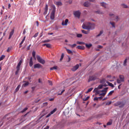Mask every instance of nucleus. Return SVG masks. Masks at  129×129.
<instances>
[{
	"mask_svg": "<svg viewBox=\"0 0 129 129\" xmlns=\"http://www.w3.org/2000/svg\"><path fill=\"white\" fill-rule=\"evenodd\" d=\"M36 58L38 62H39L40 63L42 64H45V60L44 59H43L40 56L37 55Z\"/></svg>",
	"mask_w": 129,
	"mask_h": 129,
	"instance_id": "20e7f679",
	"label": "nucleus"
},
{
	"mask_svg": "<svg viewBox=\"0 0 129 129\" xmlns=\"http://www.w3.org/2000/svg\"><path fill=\"white\" fill-rule=\"evenodd\" d=\"M57 68H58V67L57 66H54L52 68H50V71H53L54 70H56Z\"/></svg>",
	"mask_w": 129,
	"mask_h": 129,
	"instance_id": "c756f323",
	"label": "nucleus"
},
{
	"mask_svg": "<svg viewBox=\"0 0 129 129\" xmlns=\"http://www.w3.org/2000/svg\"><path fill=\"white\" fill-rule=\"evenodd\" d=\"M50 42V40H43L42 41V43H49Z\"/></svg>",
	"mask_w": 129,
	"mask_h": 129,
	"instance_id": "a19ab883",
	"label": "nucleus"
},
{
	"mask_svg": "<svg viewBox=\"0 0 129 129\" xmlns=\"http://www.w3.org/2000/svg\"><path fill=\"white\" fill-rule=\"evenodd\" d=\"M112 124V122L109 121L107 123V125H111Z\"/></svg>",
	"mask_w": 129,
	"mask_h": 129,
	"instance_id": "6e6d98bb",
	"label": "nucleus"
},
{
	"mask_svg": "<svg viewBox=\"0 0 129 129\" xmlns=\"http://www.w3.org/2000/svg\"><path fill=\"white\" fill-rule=\"evenodd\" d=\"M68 22H69V20L68 19H66L64 23V21H62L61 23L62 26H67V24H68Z\"/></svg>",
	"mask_w": 129,
	"mask_h": 129,
	"instance_id": "4468645a",
	"label": "nucleus"
},
{
	"mask_svg": "<svg viewBox=\"0 0 129 129\" xmlns=\"http://www.w3.org/2000/svg\"><path fill=\"white\" fill-rule=\"evenodd\" d=\"M46 46L47 47V48H51V44H50L49 43H46Z\"/></svg>",
	"mask_w": 129,
	"mask_h": 129,
	"instance_id": "79ce46f5",
	"label": "nucleus"
},
{
	"mask_svg": "<svg viewBox=\"0 0 129 129\" xmlns=\"http://www.w3.org/2000/svg\"><path fill=\"white\" fill-rule=\"evenodd\" d=\"M82 28L84 30H93L94 27H93V24L88 22L87 24H83L82 25Z\"/></svg>",
	"mask_w": 129,
	"mask_h": 129,
	"instance_id": "f257e3e1",
	"label": "nucleus"
},
{
	"mask_svg": "<svg viewBox=\"0 0 129 129\" xmlns=\"http://www.w3.org/2000/svg\"><path fill=\"white\" fill-rule=\"evenodd\" d=\"M31 46V44H29V45L28 46H27V50H30Z\"/></svg>",
	"mask_w": 129,
	"mask_h": 129,
	"instance_id": "de8ad7c7",
	"label": "nucleus"
},
{
	"mask_svg": "<svg viewBox=\"0 0 129 129\" xmlns=\"http://www.w3.org/2000/svg\"><path fill=\"white\" fill-rule=\"evenodd\" d=\"M54 4L57 6H62V2H55Z\"/></svg>",
	"mask_w": 129,
	"mask_h": 129,
	"instance_id": "412c9836",
	"label": "nucleus"
},
{
	"mask_svg": "<svg viewBox=\"0 0 129 129\" xmlns=\"http://www.w3.org/2000/svg\"><path fill=\"white\" fill-rule=\"evenodd\" d=\"M91 5V4L88 2H86L84 4V6L86 7H88Z\"/></svg>",
	"mask_w": 129,
	"mask_h": 129,
	"instance_id": "6ab92c4d",
	"label": "nucleus"
},
{
	"mask_svg": "<svg viewBox=\"0 0 129 129\" xmlns=\"http://www.w3.org/2000/svg\"><path fill=\"white\" fill-rule=\"evenodd\" d=\"M105 82H106V83L108 85V86L111 87V88H113L114 87V85L111 83H110L108 81H105Z\"/></svg>",
	"mask_w": 129,
	"mask_h": 129,
	"instance_id": "aec40b11",
	"label": "nucleus"
},
{
	"mask_svg": "<svg viewBox=\"0 0 129 129\" xmlns=\"http://www.w3.org/2000/svg\"><path fill=\"white\" fill-rule=\"evenodd\" d=\"M29 85V82H26L25 83L23 84V87H26Z\"/></svg>",
	"mask_w": 129,
	"mask_h": 129,
	"instance_id": "b1692460",
	"label": "nucleus"
},
{
	"mask_svg": "<svg viewBox=\"0 0 129 129\" xmlns=\"http://www.w3.org/2000/svg\"><path fill=\"white\" fill-rule=\"evenodd\" d=\"M35 2V0H30L29 4L30 5H33Z\"/></svg>",
	"mask_w": 129,
	"mask_h": 129,
	"instance_id": "a878e982",
	"label": "nucleus"
},
{
	"mask_svg": "<svg viewBox=\"0 0 129 129\" xmlns=\"http://www.w3.org/2000/svg\"><path fill=\"white\" fill-rule=\"evenodd\" d=\"M94 101H98L99 99H98V97H95L94 98Z\"/></svg>",
	"mask_w": 129,
	"mask_h": 129,
	"instance_id": "680f3d73",
	"label": "nucleus"
},
{
	"mask_svg": "<svg viewBox=\"0 0 129 129\" xmlns=\"http://www.w3.org/2000/svg\"><path fill=\"white\" fill-rule=\"evenodd\" d=\"M100 83L101 84H103L102 85H99L97 88H95V89H97V90H100V89H101L102 88H103V87H107V85H106V84H105V79H102L101 81H100Z\"/></svg>",
	"mask_w": 129,
	"mask_h": 129,
	"instance_id": "f03ea898",
	"label": "nucleus"
},
{
	"mask_svg": "<svg viewBox=\"0 0 129 129\" xmlns=\"http://www.w3.org/2000/svg\"><path fill=\"white\" fill-rule=\"evenodd\" d=\"M77 37L78 38H81V37H82V34H77Z\"/></svg>",
	"mask_w": 129,
	"mask_h": 129,
	"instance_id": "c03bdc74",
	"label": "nucleus"
},
{
	"mask_svg": "<svg viewBox=\"0 0 129 129\" xmlns=\"http://www.w3.org/2000/svg\"><path fill=\"white\" fill-rule=\"evenodd\" d=\"M52 10L50 14V19L51 20H54L55 19V12H56V7L54 6H52Z\"/></svg>",
	"mask_w": 129,
	"mask_h": 129,
	"instance_id": "7ed1b4c3",
	"label": "nucleus"
},
{
	"mask_svg": "<svg viewBox=\"0 0 129 129\" xmlns=\"http://www.w3.org/2000/svg\"><path fill=\"white\" fill-rule=\"evenodd\" d=\"M38 83H42V80L41 79H39L38 80Z\"/></svg>",
	"mask_w": 129,
	"mask_h": 129,
	"instance_id": "e2e57ef3",
	"label": "nucleus"
},
{
	"mask_svg": "<svg viewBox=\"0 0 129 129\" xmlns=\"http://www.w3.org/2000/svg\"><path fill=\"white\" fill-rule=\"evenodd\" d=\"M57 111V108H54L53 110H52L51 111H50V114H54V113L55 112V111Z\"/></svg>",
	"mask_w": 129,
	"mask_h": 129,
	"instance_id": "2f4dec72",
	"label": "nucleus"
},
{
	"mask_svg": "<svg viewBox=\"0 0 129 129\" xmlns=\"http://www.w3.org/2000/svg\"><path fill=\"white\" fill-rule=\"evenodd\" d=\"M36 24H37V27H39V23L38 21H36Z\"/></svg>",
	"mask_w": 129,
	"mask_h": 129,
	"instance_id": "69168bd1",
	"label": "nucleus"
},
{
	"mask_svg": "<svg viewBox=\"0 0 129 129\" xmlns=\"http://www.w3.org/2000/svg\"><path fill=\"white\" fill-rule=\"evenodd\" d=\"M98 100L99 99L100 100H101L102 99V98H103V97L102 96H100V97H98Z\"/></svg>",
	"mask_w": 129,
	"mask_h": 129,
	"instance_id": "338daca9",
	"label": "nucleus"
},
{
	"mask_svg": "<svg viewBox=\"0 0 129 129\" xmlns=\"http://www.w3.org/2000/svg\"><path fill=\"white\" fill-rule=\"evenodd\" d=\"M77 48L79 49V50H84L85 49V47L84 46H81L79 45L77 46Z\"/></svg>",
	"mask_w": 129,
	"mask_h": 129,
	"instance_id": "a211bd4d",
	"label": "nucleus"
},
{
	"mask_svg": "<svg viewBox=\"0 0 129 129\" xmlns=\"http://www.w3.org/2000/svg\"><path fill=\"white\" fill-rule=\"evenodd\" d=\"M33 66V57H31L30 59V61H29V66L30 67H32Z\"/></svg>",
	"mask_w": 129,
	"mask_h": 129,
	"instance_id": "2eb2a0df",
	"label": "nucleus"
},
{
	"mask_svg": "<svg viewBox=\"0 0 129 129\" xmlns=\"http://www.w3.org/2000/svg\"><path fill=\"white\" fill-rule=\"evenodd\" d=\"M109 16L110 17H113V20L114 21H116V22H117V21H118V20L119 19L118 16H115V15L112 13H110L109 14Z\"/></svg>",
	"mask_w": 129,
	"mask_h": 129,
	"instance_id": "9d476101",
	"label": "nucleus"
},
{
	"mask_svg": "<svg viewBox=\"0 0 129 129\" xmlns=\"http://www.w3.org/2000/svg\"><path fill=\"white\" fill-rule=\"evenodd\" d=\"M93 92V93L95 92V95H100L101 93V91H98L97 88H95Z\"/></svg>",
	"mask_w": 129,
	"mask_h": 129,
	"instance_id": "ddd939ff",
	"label": "nucleus"
},
{
	"mask_svg": "<svg viewBox=\"0 0 129 129\" xmlns=\"http://www.w3.org/2000/svg\"><path fill=\"white\" fill-rule=\"evenodd\" d=\"M97 48L99 49H102L103 48V46L101 45H98Z\"/></svg>",
	"mask_w": 129,
	"mask_h": 129,
	"instance_id": "bf43d9fd",
	"label": "nucleus"
},
{
	"mask_svg": "<svg viewBox=\"0 0 129 129\" xmlns=\"http://www.w3.org/2000/svg\"><path fill=\"white\" fill-rule=\"evenodd\" d=\"M101 6L103 7L104 8H106V6H107V4L104 2L103 3H101Z\"/></svg>",
	"mask_w": 129,
	"mask_h": 129,
	"instance_id": "c85d7f7f",
	"label": "nucleus"
},
{
	"mask_svg": "<svg viewBox=\"0 0 129 129\" xmlns=\"http://www.w3.org/2000/svg\"><path fill=\"white\" fill-rule=\"evenodd\" d=\"M107 89H108V88L107 87H106L103 90H101V93H100L99 96H105L106 94L107 93Z\"/></svg>",
	"mask_w": 129,
	"mask_h": 129,
	"instance_id": "423d86ee",
	"label": "nucleus"
},
{
	"mask_svg": "<svg viewBox=\"0 0 129 129\" xmlns=\"http://www.w3.org/2000/svg\"><path fill=\"white\" fill-rule=\"evenodd\" d=\"M103 30H101V31L100 32L99 34H98V35L96 36V37H100V36H101V35H102V34H103Z\"/></svg>",
	"mask_w": 129,
	"mask_h": 129,
	"instance_id": "72a5a7b5",
	"label": "nucleus"
},
{
	"mask_svg": "<svg viewBox=\"0 0 129 129\" xmlns=\"http://www.w3.org/2000/svg\"><path fill=\"white\" fill-rule=\"evenodd\" d=\"M93 89V88H89L88 91L86 92V94H88L89 92H91L92 91V90Z\"/></svg>",
	"mask_w": 129,
	"mask_h": 129,
	"instance_id": "473e14b6",
	"label": "nucleus"
},
{
	"mask_svg": "<svg viewBox=\"0 0 129 129\" xmlns=\"http://www.w3.org/2000/svg\"><path fill=\"white\" fill-rule=\"evenodd\" d=\"M34 67L35 69H40L42 68V66L40 63H37L34 65Z\"/></svg>",
	"mask_w": 129,
	"mask_h": 129,
	"instance_id": "f8f14e48",
	"label": "nucleus"
},
{
	"mask_svg": "<svg viewBox=\"0 0 129 129\" xmlns=\"http://www.w3.org/2000/svg\"><path fill=\"white\" fill-rule=\"evenodd\" d=\"M110 25H111L113 28H115V23L114 22H110Z\"/></svg>",
	"mask_w": 129,
	"mask_h": 129,
	"instance_id": "37998d69",
	"label": "nucleus"
},
{
	"mask_svg": "<svg viewBox=\"0 0 129 129\" xmlns=\"http://www.w3.org/2000/svg\"><path fill=\"white\" fill-rule=\"evenodd\" d=\"M28 109V107H25L24 109H23L21 111V113H24V112H26Z\"/></svg>",
	"mask_w": 129,
	"mask_h": 129,
	"instance_id": "f704fd0d",
	"label": "nucleus"
},
{
	"mask_svg": "<svg viewBox=\"0 0 129 129\" xmlns=\"http://www.w3.org/2000/svg\"><path fill=\"white\" fill-rule=\"evenodd\" d=\"M47 12H48V5H46L45 8V12L44 14L46 15Z\"/></svg>",
	"mask_w": 129,
	"mask_h": 129,
	"instance_id": "cd10ccee",
	"label": "nucleus"
},
{
	"mask_svg": "<svg viewBox=\"0 0 129 129\" xmlns=\"http://www.w3.org/2000/svg\"><path fill=\"white\" fill-rule=\"evenodd\" d=\"M39 33H36L34 35V38H36V37H37L38 36Z\"/></svg>",
	"mask_w": 129,
	"mask_h": 129,
	"instance_id": "052dcab7",
	"label": "nucleus"
},
{
	"mask_svg": "<svg viewBox=\"0 0 129 129\" xmlns=\"http://www.w3.org/2000/svg\"><path fill=\"white\" fill-rule=\"evenodd\" d=\"M114 93V90L111 91L107 95L108 96L112 95V94Z\"/></svg>",
	"mask_w": 129,
	"mask_h": 129,
	"instance_id": "c9c22d12",
	"label": "nucleus"
},
{
	"mask_svg": "<svg viewBox=\"0 0 129 129\" xmlns=\"http://www.w3.org/2000/svg\"><path fill=\"white\" fill-rule=\"evenodd\" d=\"M89 97L87 96V97H86L84 99V101H86L89 99Z\"/></svg>",
	"mask_w": 129,
	"mask_h": 129,
	"instance_id": "603ef678",
	"label": "nucleus"
},
{
	"mask_svg": "<svg viewBox=\"0 0 129 129\" xmlns=\"http://www.w3.org/2000/svg\"><path fill=\"white\" fill-rule=\"evenodd\" d=\"M48 83H49V85H50V86L53 85V83H52L51 81L49 80L48 81Z\"/></svg>",
	"mask_w": 129,
	"mask_h": 129,
	"instance_id": "09e8293b",
	"label": "nucleus"
},
{
	"mask_svg": "<svg viewBox=\"0 0 129 129\" xmlns=\"http://www.w3.org/2000/svg\"><path fill=\"white\" fill-rule=\"evenodd\" d=\"M77 44H78V45H85V43L83 42L77 41Z\"/></svg>",
	"mask_w": 129,
	"mask_h": 129,
	"instance_id": "7c9ffc66",
	"label": "nucleus"
},
{
	"mask_svg": "<svg viewBox=\"0 0 129 129\" xmlns=\"http://www.w3.org/2000/svg\"><path fill=\"white\" fill-rule=\"evenodd\" d=\"M20 88H21V85H18L15 89V93H17L20 90Z\"/></svg>",
	"mask_w": 129,
	"mask_h": 129,
	"instance_id": "5701e85b",
	"label": "nucleus"
},
{
	"mask_svg": "<svg viewBox=\"0 0 129 129\" xmlns=\"http://www.w3.org/2000/svg\"><path fill=\"white\" fill-rule=\"evenodd\" d=\"M121 6L124 8H127L128 7L126 5L124 4H122Z\"/></svg>",
	"mask_w": 129,
	"mask_h": 129,
	"instance_id": "8fccbe9b",
	"label": "nucleus"
},
{
	"mask_svg": "<svg viewBox=\"0 0 129 129\" xmlns=\"http://www.w3.org/2000/svg\"><path fill=\"white\" fill-rule=\"evenodd\" d=\"M124 82V77L122 75H119V79L117 80V83L120 84Z\"/></svg>",
	"mask_w": 129,
	"mask_h": 129,
	"instance_id": "0eeeda50",
	"label": "nucleus"
},
{
	"mask_svg": "<svg viewBox=\"0 0 129 129\" xmlns=\"http://www.w3.org/2000/svg\"><path fill=\"white\" fill-rule=\"evenodd\" d=\"M67 51L69 54H72V51L70 49H67Z\"/></svg>",
	"mask_w": 129,
	"mask_h": 129,
	"instance_id": "4c0bfd02",
	"label": "nucleus"
},
{
	"mask_svg": "<svg viewBox=\"0 0 129 129\" xmlns=\"http://www.w3.org/2000/svg\"><path fill=\"white\" fill-rule=\"evenodd\" d=\"M49 126L48 125H47L46 127H44V129H49Z\"/></svg>",
	"mask_w": 129,
	"mask_h": 129,
	"instance_id": "774afa93",
	"label": "nucleus"
},
{
	"mask_svg": "<svg viewBox=\"0 0 129 129\" xmlns=\"http://www.w3.org/2000/svg\"><path fill=\"white\" fill-rule=\"evenodd\" d=\"M74 15L75 17H76V18L80 19L81 12L79 11H76L74 13Z\"/></svg>",
	"mask_w": 129,
	"mask_h": 129,
	"instance_id": "1a4fd4ad",
	"label": "nucleus"
},
{
	"mask_svg": "<svg viewBox=\"0 0 129 129\" xmlns=\"http://www.w3.org/2000/svg\"><path fill=\"white\" fill-rule=\"evenodd\" d=\"M79 69V64H77L75 66H74L72 69V71L73 72H76Z\"/></svg>",
	"mask_w": 129,
	"mask_h": 129,
	"instance_id": "9b49d317",
	"label": "nucleus"
},
{
	"mask_svg": "<svg viewBox=\"0 0 129 129\" xmlns=\"http://www.w3.org/2000/svg\"><path fill=\"white\" fill-rule=\"evenodd\" d=\"M5 58H6V55H2L0 57V61H2V60H3Z\"/></svg>",
	"mask_w": 129,
	"mask_h": 129,
	"instance_id": "bb28decb",
	"label": "nucleus"
},
{
	"mask_svg": "<svg viewBox=\"0 0 129 129\" xmlns=\"http://www.w3.org/2000/svg\"><path fill=\"white\" fill-rule=\"evenodd\" d=\"M126 61H127V59H125L124 60V62H123V65H124V66H126Z\"/></svg>",
	"mask_w": 129,
	"mask_h": 129,
	"instance_id": "5fc2aeb1",
	"label": "nucleus"
},
{
	"mask_svg": "<svg viewBox=\"0 0 129 129\" xmlns=\"http://www.w3.org/2000/svg\"><path fill=\"white\" fill-rule=\"evenodd\" d=\"M76 46H77V44H74L71 45V47L72 48H74V47H76Z\"/></svg>",
	"mask_w": 129,
	"mask_h": 129,
	"instance_id": "a18cd8bd",
	"label": "nucleus"
},
{
	"mask_svg": "<svg viewBox=\"0 0 129 129\" xmlns=\"http://www.w3.org/2000/svg\"><path fill=\"white\" fill-rule=\"evenodd\" d=\"M21 68L16 67V71L15 72V75H18L20 73Z\"/></svg>",
	"mask_w": 129,
	"mask_h": 129,
	"instance_id": "f3484780",
	"label": "nucleus"
},
{
	"mask_svg": "<svg viewBox=\"0 0 129 129\" xmlns=\"http://www.w3.org/2000/svg\"><path fill=\"white\" fill-rule=\"evenodd\" d=\"M111 103H112V101H109V102L106 103V105H108L109 106V105H111Z\"/></svg>",
	"mask_w": 129,
	"mask_h": 129,
	"instance_id": "49530a36",
	"label": "nucleus"
},
{
	"mask_svg": "<svg viewBox=\"0 0 129 129\" xmlns=\"http://www.w3.org/2000/svg\"><path fill=\"white\" fill-rule=\"evenodd\" d=\"M96 13H97L99 14H102L103 13V12H102L101 11H99V10L96 11Z\"/></svg>",
	"mask_w": 129,
	"mask_h": 129,
	"instance_id": "3c124183",
	"label": "nucleus"
},
{
	"mask_svg": "<svg viewBox=\"0 0 129 129\" xmlns=\"http://www.w3.org/2000/svg\"><path fill=\"white\" fill-rule=\"evenodd\" d=\"M82 33H83V34H85L86 35H87V34H88V32L86 31L85 30H82Z\"/></svg>",
	"mask_w": 129,
	"mask_h": 129,
	"instance_id": "e433bc0d",
	"label": "nucleus"
},
{
	"mask_svg": "<svg viewBox=\"0 0 129 129\" xmlns=\"http://www.w3.org/2000/svg\"><path fill=\"white\" fill-rule=\"evenodd\" d=\"M85 45L86 47L87 48H88V49H90V48H91V47H92V44H91V43H90V44H85Z\"/></svg>",
	"mask_w": 129,
	"mask_h": 129,
	"instance_id": "4be33fe9",
	"label": "nucleus"
},
{
	"mask_svg": "<svg viewBox=\"0 0 129 129\" xmlns=\"http://www.w3.org/2000/svg\"><path fill=\"white\" fill-rule=\"evenodd\" d=\"M64 92H65V90H63L62 91H61V92H60V93H59L58 95H62V94H63V93H64Z\"/></svg>",
	"mask_w": 129,
	"mask_h": 129,
	"instance_id": "13d9d810",
	"label": "nucleus"
},
{
	"mask_svg": "<svg viewBox=\"0 0 129 129\" xmlns=\"http://www.w3.org/2000/svg\"><path fill=\"white\" fill-rule=\"evenodd\" d=\"M125 103L123 101H117L114 103V106L117 107L118 106L119 108H122L124 106Z\"/></svg>",
	"mask_w": 129,
	"mask_h": 129,
	"instance_id": "39448f33",
	"label": "nucleus"
},
{
	"mask_svg": "<svg viewBox=\"0 0 129 129\" xmlns=\"http://www.w3.org/2000/svg\"><path fill=\"white\" fill-rule=\"evenodd\" d=\"M22 63V60H20V61L19 62V63H18V65H17V68H21V66Z\"/></svg>",
	"mask_w": 129,
	"mask_h": 129,
	"instance_id": "393cba45",
	"label": "nucleus"
},
{
	"mask_svg": "<svg viewBox=\"0 0 129 129\" xmlns=\"http://www.w3.org/2000/svg\"><path fill=\"white\" fill-rule=\"evenodd\" d=\"M11 50V48L10 47H8V49L7 50V52H10Z\"/></svg>",
	"mask_w": 129,
	"mask_h": 129,
	"instance_id": "4d7b16f0",
	"label": "nucleus"
},
{
	"mask_svg": "<svg viewBox=\"0 0 129 129\" xmlns=\"http://www.w3.org/2000/svg\"><path fill=\"white\" fill-rule=\"evenodd\" d=\"M26 29H25L23 32V35H25V34H26Z\"/></svg>",
	"mask_w": 129,
	"mask_h": 129,
	"instance_id": "0e129e2a",
	"label": "nucleus"
},
{
	"mask_svg": "<svg viewBox=\"0 0 129 129\" xmlns=\"http://www.w3.org/2000/svg\"><path fill=\"white\" fill-rule=\"evenodd\" d=\"M32 56L34 58H35L36 56V52L35 51H33L32 52Z\"/></svg>",
	"mask_w": 129,
	"mask_h": 129,
	"instance_id": "ea45409f",
	"label": "nucleus"
},
{
	"mask_svg": "<svg viewBox=\"0 0 129 129\" xmlns=\"http://www.w3.org/2000/svg\"><path fill=\"white\" fill-rule=\"evenodd\" d=\"M14 34V30L12 29V31L10 33V35L9 37V39H11V38H12V36H13Z\"/></svg>",
	"mask_w": 129,
	"mask_h": 129,
	"instance_id": "dca6fc26",
	"label": "nucleus"
},
{
	"mask_svg": "<svg viewBox=\"0 0 129 129\" xmlns=\"http://www.w3.org/2000/svg\"><path fill=\"white\" fill-rule=\"evenodd\" d=\"M97 79V77L95 75H93L92 76H90L88 79V82L95 81Z\"/></svg>",
	"mask_w": 129,
	"mask_h": 129,
	"instance_id": "6e6552de",
	"label": "nucleus"
},
{
	"mask_svg": "<svg viewBox=\"0 0 129 129\" xmlns=\"http://www.w3.org/2000/svg\"><path fill=\"white\" fill-rule=\"evenodd\" d=\"M63 58H64V53H62L61 55V58H60V61H62L63 60Z\"/></svg>",
	"mask_w": 129,
	"mask_h": 129,
	"instance_id": "58836bf2",
	"label": "nucleus"
},
{
	"mask_svg": "<svg viewBox=\"0 0 129 129\" xmlns=\"http://www.w3.org/2000/svg\"><path fill=\"white\" fill-rule=\"evenodd\" d=\"M51 115H52V114H51V113H49V114H48L46 116V118H48V117H50Z\"/></svg>",
	"mask_w": 129,
	"mask_h": 129,
	"instance_id": "864d4df0",
	"label": "nucleus"
}]
</instances>
